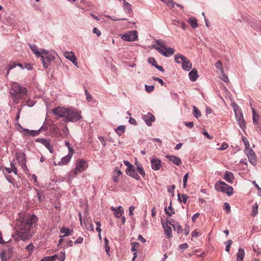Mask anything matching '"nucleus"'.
Masks as SVG:
<instances>
[{"mask_svg":"<svg viewBox=\"0 0 261 261\" xmlns=\"http://www.w3.org/2000/svg\"><path fill=\"white\" fill-rule=\"evenodd\" d=\"M36 197L39 202H41L43 200V193L41 191L37 190Z\"/></svg>","mask_w":261,"mask_h":261,"instance_id":"ea45409f","label":"nucleus"},{"mask_svg":"<svg viewBox=\"0 0 261 261\" xmlns=\"http://www.w3.org/2000/svg\"><path fill=\"white\" fill-rule=\"evenodd\" d=\"M156 44L152 45V47L155 48L159 53L165 57H169L174 53V49L168 47L166 43L162 40H155Z\"/></svg>","mask_w":261,"mask_h":261,"instance_id":"7ed1b4c3","label":"nucleus"},{"mask_svg":"<svg viewBox=\"0 0 261 261\" xmlns=\"http://www.w3.org/2000/svg\"><path fill=\"white\" fill-rule=\"evenodd\" d=\"M11 87L10 93L12 100L15 103H18L21 100L23 101L27 100L28 94L27 88L15 82L12 83Z\"/></svg>","mask_w":261,"mask_h":261,"instance_id":"f03ea898","label":"nucleus"},{"mask_svg":"<svg viewBox=\"0 0 261 261\" xmlns=\"http://www.w3.org/2000/svg\"><path fill=\"white\" fill-rule=\"evenodd\" d=\"M87 166L86 165V162L83 160L77 161L75 164V168L74 170V173L75 175L84 171Z\"/></svg>","mask_w":261,"mask_h":261,"instance_id":"9d476101","label":"nucleus"},{"mask_svg":"<svg viewBox=\"0 0 261 261\" xmlns=\"http://www.w3.org/2000/svg\"><path fill=\"white\" fill-rule=\"evenodd\" d=\"M126 173L129 175L132 176V177L139 180L140 179V176L138 174V173L136 172V170L134 168H132L131 169L126 170Z\"/></svg>","mask_w":261,"mask_h":261,"instance_id":"5701e85b","label":"nucleus"},{"mask_svg":"<svg viewBox=\"0 0 261 261\" xmlns=\"http://www.w3.org/2000/svg\"><path fill=\"white\" fill-rule=\"evenodd\" d=\"M124 164L127 166L126 170L131 169L132 168H134V166L130 164L129 162L126 161H124Z\"/></svg>","mask_w":261,"mask_h":261,"instance_id":"e2e57ef3","label":"nucleus"},{"mask_svg":"<svg viewBox=\"0 0 261 261\" xmlns=\"http://www.w3.org/2000/svg\"><path fill=\"white\" fill-rule=\"evenodd\" d=\"M189 173L186 174L183 178V182H184V188H185L187 186V182L188 181Z\"/></svg>","mask_w":261,"mask_h":261,"instance_id":"bf43d9fd","label":"nucleus"},{"mask_svg":"<svg viewBox=\"0 0 261 261\" xmlns=\"http://www.w3.org/2000/svg\"><path fill=\"white\" fill-rule=\"evenodd\" d=\"M37 141L44 145L49 151L50 153H53L54 150L52 146L50 144L49 141L44 139H39Z\"/></svg>","mask_w":261,"mask_h":261,"instance_id":"6ab92c4d","label":"nucleus"},{"mask_svg":"<svg viewBox=\"0 0 261 261\" xmlns=\"http://www.w3.org/2000/svg\"><path fill=\"white\" fill-rule=\"evenodd\" d=\"M215 189L218 191L226 193L228 196H231L233 193V188L221 181H219L215 184Z\"/></svg>","mask_w":261,"mask_h":261,"instance_id":"39448f33","label":"nucleus"},{"mask_svg":"<svg viewBox=\"0 0 261 261\" xmlns=\"http://www.w3.org/2000/svg\"><path fill=\"white\" fill-rule=\"evenodd\" d=\"M68 108L64 107H58L52 110L53 113L57 116L58 118H63L64 120L65 118Z\"/></svg>","mask_w":261,"mask_h":261,"instance_id":"1a4fd4ad","label":"nucleus"},{"mask_svg":"<svg viewBox=\"0 0 261 261\" xmlns=\"http://www.w3.org/2000/svg\"><path fill=\"white\" fill-rule=\"evenodd\" d=\"M228 147V144L227 143L224 142L221 146L218 148L219 150H223Z\"/></svg>","mask_w":261,"mask_h":261,"instance_id":"052dcab7","label":"nucleus"},{"mask_svg":"<svg viewBox=\"0 0 261 261\" xmlns=\"http://www.w3.org/2000/svg\"><path fill=\"white\" fill-rule=\"evenodd\" d=\"M168 209L170 211H171V212L168 211V210L167 208V207H165V212L167 215H168L169 216H171L172 214H175L174 210L172 208L171 206V202H170V205L169 206Z\"/></svg>","mask_w":261,"mask_h":261,"instance_id":"c9c22d12","label":"nucleus"},{"mask_svg":"<svg viewBox=\"0 0 261 261\" xmlns=\"http://www.w3.org/2000/svg\"><path fill=\"white\" fill-rule=\"evenodd\" d=\"M143 118L146 124L148 126H151L152 122L155 120L154 116L150 113L144 115Z\"/></svg>","mask_w":261,"mask_h":261,"instance_id":"dca6fc26","label":"nucleus"},{"mask_svg":"<svg viewBox=\"0 0 261 261\" xmlns=\"http://www.w3.org/2000/svg\"><path fill=\"white\" fill-rule=\"evenodd\" d=\"M18 125L22 129L23 133L26 136H36L39 134V130H30L28 129L22 128L20 124Z\"/></svg>","mask_w":261,"mask_h":261,"instance_id":"4be33fe9","label":"nucleus"},{"mask_svg":"<svg viewBox=\"0 0 261 261\" xmlns=\"http://www.w3.org/2000/svg\"><path fill=\"white\" fill-rule=\"evenodd\" d=\"M166 158L177 166H179L182 163L181 159L179 157L174 155H167Z\"/></svg>","mask_w":261,"mask_h":261,"instance_id":"a211bd4d","label":"nucleus"},{"mask_svg":"<svg viewBox=\"0 0 261 261\" xmlns=\"http://www.w3.org/2000/svg\"><path fill=\"white\" fill-rule=\"evenodd\" d=\"M1 257L2 261H8V259L10 258L9 256H8L6 251H3L1 253Z\"/></svg>","mask_w":261,"mask_h":261,"instance_id":"58836bf2","label":"nucleus"},{"mask_svg":"<svg viewBox=\"0 0 261 261\" xmlns=\"http://www.w3.org/2000/svg\"><path fill=\"white\" fill-rule=\"evenodd\" d=\"M188 196L185 194L180 195L178 194V199L180 202H183L184 203H186Z\"/></svg>","mask_w":261,"mask_h":261,"instance_id":"72a5a7b5","label":"nucleus"},{"mask_svg":"<svg viewBox=\"0 0 261 261\" xmlns=\"http://www.w3.org/2000/svg\"><path fill=\"white\" fill-rule=\"evenodd\" d=\"M148 62L149 63L151 64L152 65L155 66L157 64L156 61L155 59L153 57H149L148 59Z\"/></svg>","mask_w":261,"mask_h":261,"instance_id":"de8ad7c7","label":"nucleus"},{"mask_svg":"<svg viewBox=\"0 0 261 261\" xmlns=\"http://www.w3.org/2000/svg\"><path fill=\"white\" fill-rule=\"evenodd\" d=\"M189 78L192 81H196L198 75H197V71L195 68H194L192 70L191 72L189 73Z\"/></svg>","mask_w":261,"mask_h":261,"instance_id":"b1692460","label":"nucleus"},{"mask_svg":"<svg viewBox=\"0 0 261 261\" xmlns=\"http://www.w3.org/2000/svg\"><path fill=\"white\" fill-rule=\"evenodd\" d=\"M237 121L240 127L243 129L246 126L244 122V119L242 113H240L239 115L236 114Z\"/></svg>","mask_w":261,"mask_h":261,"instance_id":"412c9836","label":"nucleus"},{"mask_svg":"<svg viewBox=\"0 0 261 261\" xmlns=\"http://www.w3.org/2000/svg\"><path fill=\"white\" fill-rule=\"evenodd\" d=\"M125 130V126L124 125H120L115 130L116 132L119 136H121Z\"/></svg>","mask_w":261,"mask_h":261,"instance_id":"7c9ffc66","label":"nucleus"},{"mask_svg":"<svg viewBox=\"0 0 261 261\" xmlns=\"http://www.w3.org/2000/svg\"><path fill=\"white\" fill-rule=\"evenodd\" d=\"M71 159V158L70 157L69 155H67L61 159V161L59 162L58 164L59 165H66L70 161Z\"/></svg>","mask_w":261,"mask_h":261,"instance_id":"c756f323","label":"nucleus"},{"mask_svg":"<svg viewBox=\"0 0 261 261\" xmlns=\"http://www.w3.org/2000/svg\"><path fill=\"white\" fill-rule=\"evenodd\" d=\"M194 116L197 118H199L201 117V114L199 110L195 106H193V112Z\"/></svg>","mask_w":261,"mask_h":261,"instance_id":"473e14b6","label":"nucleus"},{"mask_svg":"<svg viewBox=\"0 0 261 261\" xmlns=\"http://www.w3.org/2000/svg\"><path fill=\"white\" fill-rule=\"evenodd\" d=\"M188 22L190 24L193 28H196L198 27L197 21L194 17H189Z\"/></svg>","mask_w":261,"mask_h":261,"instance_id":"cd10ccee","label":"nucleus"},{"mask_svg":"<svg viewBox=\"0 0 261 261\" xmlns=\"http://www.w3.org/2000/svg\"><path fill=\"white\" fill-rule=\"evenodd\" d=\"M122 174L121 171L116 168L114 170V174L113 177V179L114 182H118L119 181L118 177Z\"/></svg>","mask_w":261,"mask_h":261,"instance_id":"bb28decb","label":"nucleus"},{"mask_svg":"<svg viewBox=\"0 0 261 261\" xmlns=\"http://www.w3.org/2000/svg\"><path fill=\"white\" fill-rule=\"evenodd\" d=\"M64 56L66 59L70 60L73 59L75 56L73 51H65L64 53Z\"/></svg>","mask_w":261,"mask_h":261,"instance_id":"f704fd0d","label":"nucleus"},{"mask_svg":"<svg viewBox=\"0 0 261 261\" xmlns=\"http://www.w3.org/2000/svg\"><path fill=\"white\" fill-rule=\"evenodd\" d=\"M215 66L217 69H220V72H221L222 70H223L222 67V64L221 61H218V62H217L215 64Z\"/></svg>","mask_w":261,"mask_h":261,"instance_id":"5fc2aeb1","label":"nucleus"},{"mask_svg":"<svg viewBox=\"0 0 261 261\" xmlns=\"http://www.w3.org/2000/svg\"><path fill=\"white\" fill-rule=\"evenodd\" d=\"M224 209L226 210V212L227 213H229L230 212V206L228 203H224Z\"/></svg>","mask_w":261,"mask_h":261,"instance_id":"0e129e2a","label":"nucleus"},{"mask_svg":"<svg viewBox=\"0 0 261 261\" xmlns=\"http://www.w3.org/2000/svg\"><path fill=\"white\" fill-rule=\"evenodd\" d=\"M132 245V251H137V249L139 248L140 245L137 242H133L131 244Z\"/></svg>","mask_w":261,"mask_h":261,"instance_id":"49530a36","label":"nucleus"},{"mask_svg":"<svg viewBox=\"0 0 261 261\" xmlns=\"http://www.w3.org/2000/svg\"><path fill=\"white\" fill-rule=\"evenodd\" d=\"M64 121L68 122H76L82 118L81 112L74 110L71 109H68Z\"/></svg>","mask_w":261,"mask_h":261,"instance_id":"20e7f679","label":"nucleus"},{"mask_svg":"<svg viewBox=\"0 0 261 261\" xmlns=\"http://www.w3.org/2000/svg\"><path fill=\"white\" fill-rule=\"evenodd\" d=\"M85 227L88 230L94 231V226L91 220H86L85 222Z\"/></svg>","mask_w":261,"mask_h":261,"instance_id":"c85d7f7f","label":"nucleus"},{"mask_svg":"<svg viewBox=\"0 0 261 261\" xmlns=\"http://www.w3.org/2000/svg\"><path fill=\"white\" fill-rule=\"evenodd\" d=\"M184 56L183 55L178 54L175 55V60L177 63H181V57Z\"/></svg>","mask_w":261,"mask_h":261,"instance_id":"8fccbe9b","label":"nucleus"},{"mask_svg":"<svg viewBox=\"0 0 261 261\" xmlns=\"http://www.w3.org/2000/svg\"><path fill=\"white\" fill-rule=\"evenodd\" d=\"M65 253L61 252V255L59 256L58 255V257L57 259H58L59 261H64L65 259Z\"/></svg>","mask_w":261,"mask_h":261,"instance_id":"864d4df0","label":"nucleus"},{"mask_svg":"<svg viewBox=\"0 0 261 261\" xmlns=\"http://www.w3.org/2000/svg\"><path fill=\"white\" fill-rule=\"evenodd\" d=\"M62 134L61 135L62 138H63L64 137H66L68 136L69 134V129L67 126V125L65 126L62 129Z\"/></svg>","mask_w":261,"mask_h":261,"instance_id":"4c0bfd02","label":"nucleus"},{"mask_svg":"<svg viewBox=\"0 0 261 261\" xmlns=\"http://www.w3.org/2000/svg\"><path fill=\"white\" fill-rule=\"evenodd\" d=\"M36 216L32 215L20 218L16 223V234L22 240L30 239L34 233V224L37 222Z\"/></svg>","mask_w":261,"mask_h":261,"instance_id":"f257e3e1","label":"nucleus"},{"mask_svg":"<svg viewBox=\"0 0 261 261\" xmlns=\"http://www.w3.org/2000/svg\"><path fill=\"white\" fill-rule=\"evenodd\" d=\"M110 210L114 212V215L117 218L121 217L124 213L123 209L121 206H119L116 208L111 206Z\"/></svg>","mask_w":261,"mask_h":261,"instance_id":"2eb2a0df","label":"nucleus"},{"mask_svg":"<svg viewBox=\"0 0 261 261\" xmlns=\"http://www.w3.org/2000/svg\"><path fill=\"white\" fill-rule=\"evenodd\" d=\"M121 39L127 41H133L137 40L138 32L136 31H129L124 34H121Z\"/></svg>","mask_w":261,"mask_h":261,"instance_id":"0eeeda50","label":"nucleus"},{"mask_svg":"<svg viewBox=\"0 0 261 261\" xmlns=\"http://www.w3.org/2000/svg\"><path fill=\"white\" fill-rule=\"evenodd\" d=\"M29 47L33 53L37 57H40L41 55L45 53V50L41 49L40 50H38V47L35 44H30Z\"/></svg>","mask_w":261,"mask_h":261,"instance_id":"f3484780","label":"nucleus"},{"mask_svg":"<svg viewBox=\"0 0 261 261\" xmlns=\"http://www.w3.org/2000/svg\"><path fill=\"white\" fill-rule=\"evenodd\" d=\"M234 177L233 174L229 171H226L224 176V179L229 183L232 184L234 180Z\"/></svg>","mask_w":261,"mask_h":261,"instance_id":"aec40b11","label":"nucleus"},{"mask_svg":"<svg viewBox=\"0 0 261 261\" xmlns=\"http://www.w3.org/2000/svg\"><path fill=\"white\" fill-rule=\"evenodd\" d=\"M244 151L248 158L249 161L253 165L256 163V157L252 149H245Z\"/></svg>","mask_w":261,"mask_h":261,"instance_id":"9b49d317","label":"nucleus"},{"mask_svg":"<svg viewBox=\"0 0 261 261\" xmlns=\"http://www.w3.org/2000/svg\"><path fill=\"white\" fill-rule=\"evenodd\" d=\"M137 170L140 175H141L143 176H145V173L144 172L143 168L142 167L141 165L137 166Z\"/></svg>","mask_w":261,"mask_h":261,"instance_id":"a19ab883","label":"nucleus"},{"mask_svg":"<svg viewBox=\"0 0 261 261\" xmlns=\"http://www.w3.org/2000/svg\"><path fill=\"white\" fill-rule=\"evenodd\" d=\"M175 188V186L174 185H173L171 186H168V192L173 194Z\"/></svg>","mask_w":261,"mask_h":261,"instance_id":"680f3d73","label":"nucleus"},{"mask_svg":"<svg viewBox=\"0 0 261 261\" xmlns=\"http://www.w3.org/2000/svg\"><path fill=\"white\" fill-rule=\"evenodd\" d=\"M181 63L183 69L189 71L192 68V63L190 60L185 56L181 57Z\"/></svg>","mask_w":261,"mask_h":261,"instance_id":"4468645a","label":"nucleus"},{"mask_svg":"<svg viewBox=\"0 0 261 261\" xmlns=\"http://www.w3.org/2000/svg\"><path fill=\"white\" fill-rule=\"evenodd\" d=\"M34 246L32 243L29 244L26 247V250L29 252V254L30 255L33 251Z\"/></svg>","mask_w":261,"mask_h":261,"instance_id":"79ce46f5","label":"nucleus"},{"mask_svg":"<svg viewBox=\"0 0 261 261\" xmlns=\"http://www.w3.org/2000/svg\"><path fill=\"white\" fill-rule=\"evenodd\" d=\"M16 64L15 63H11L9 65V67H8V71H7V74H9V71L13 68H14L16 66Z\"/></svg>","mask_w":261,"mask_h":261,"instance_id":"69168bd1","label":"nucleus"},{"mask_svg":"<svg viewBox=\"0 0 261 261\" xmlns=\"http://www.w3.org/2000/svg\"><path fill=\"white\" fill-rule=\"evenodd\" d=\"M10 166L11 167L12 172L15 175H18V170L15 164L11 162L10 163Z\"/></svg>","mask_w":261,"mask_h":261,"instance_id":"a18cd8bd","label":"nucleus"},{"mask_svg":"<svg viewBox=\"0 0 261 261\" xmlns=\"http://www.w3.org/2000/svg\"><path fill=\"white\" fill-rule=\"evenodd\" d=\"M150 162L151 168L154 170H159L162 166L161 161L155 157H152Z\"/></svg>","mask_w":261,"mask_h":261,"instance_id":"ddd939ff","label":"nucleus"},{"mask_svg":"<svg viewBox=\"0 0 261 261\" xmlns=\"http://www.w3.org/2000/svg\"><path fill=\"white\" fill-rule=\"evenodd\" d=\"M243 141L244 143L245 146V149H250L249 148L250 144L248 142V141L247 140L246 138L243 139Z\"/></svg>","mask_w":261,"mask_h":261,"instance_id":"13d9d810","label":"nucleus"},{"mask_svg":"<svg viewBox=\"0 0 261 261\" xmlns=\"http://www.w3.org/2000/svg\"><path fill=\"white\" fill-rule=\"evenodd\" d=\"M65 244L64 247L68 248L73 246V242L72 240H68L65 241Z\"/></svg>","mask_w":261,"mask_h":261,"instance_id":"3c124183","label":"nucleus"},{"mask_svg":"<svg viewBox=\"0 0 261 261\" xmlns=\"http://www.w3.org/2000/svg\"><path fill=\"white\" fill-rule=\"evenodd\" d=\"M104 241H105V250L106 251L107 254L108 255H110V247L109 246V240L106 238H105V239H104Z\"/></svg>","mask_w":261,"mask_h":261,"instance_id":"e433bc0d","label":"nucleus"},{"mask_svg":"<svg viewBox=\"0 0 261 261\" xmlns=\"http://www.w3.org/2000/svg\"><path fill=\"white\" fill-rule=\"evenodd\" d=\"M5 177L9 182L12 184H14L15 179L12 176L9 175H6Z\"/></svg>","mask_w":261,"mask_h":261,"instance_id":"4d7b16f0","label":"nucleus"},{"mask_svg":"<svg viewBox=\"0 0 261 261\" xmlns=\"http://www.w3.org/2000/svg\"><path fill=\"white\" fill-rule=\"evenodd\" d=\"M252 112H253L252 117H253V123H256L258 121V118H259L258 115L256 114L255 111L253 109H252Z\"/></svg>","mask_w":261,"mask_h":261,"instance_id":"37998d69","label":"nucleus"},{"mask_svg":"<svg viewBox=\"0 0 261 261\" xmlns=\"http://www.w3.org/2000/svg\"><path fill=\"white\" fill-rule=\"evenodd\" d=\"M162 224L164 228V232L166 238H171L172 237L171 226L173 225L169 222L164 223L162 221Z\"/></svg>","mask_w":261,"mask_h":261,"instance_id":"f8f14e48","label":"nucleus"},{"mask_svg":"<svg viewBox=\"0 0 261 261\" xmlns=\"http://www.w3.org/2000/svg\"><path fill=\"white\" fill-rule=\"evenodd\" d=\"M221 72V79L224 81L225 83H228L229 82V79L227 76V75H226L225 73H224V70H222Z\"/></svg>","mask_w":261,"mask_h":261,"instance_id":"c03bdc74","label":"nucleus"},{"mask_svg":"<svg viewBox=\"0 0 261 261\" xmlns=\"http://www.w3.org/2000/svg\"><path fill=\"white\" fill-rule=\"evenodd\" d=\"M84 239L82 237H79L78 238L76 241H74L75 244H82L83 242Z\"/></svg>","mask_w":261,"mask_h":261,"instance_id":"338daca9","label":"nucleus"},{"mask_svg":"<svg viewBox=\"0 0 261 261\" xmlns=\"http://www.w3.org/2000/svg\"><path fill=\"white\" fill-rule=\"evenodd\" d=\"M244 256V250L242 248H239L238 252L237 254V261H243Z\"/></svg>","mask_w":261,"mask_h":261,"instance_id":"393cba45","label":"nucleus"},{"mask_svg":"<svg viewBox=\"0 0 261 261\" xmlns=\"http://www.w3.org/2000/svg\"><path fill=\"white\" fill-rule=\"evenodd\" d=\"M16 158L18 163L21 165L24 171L28 170L26 165L25 154L22 152H17L16 153Z\"/></svg>","mask_w":261,"mask_h":261,"instance_id":"6e6552de","label":"nucleus"},{"mask_svg":"<svg viewBox=\"0 0 261 261\" xmlns=\"http://www.w3.org/2000/svg\"><path fill=\"white\" fill-rule=\"evenodd\" d=\"M145 91L149 93L153 91L154 89V86L153 85L148 86L147 85H145Z\"/></svg>","mask_w":261,"mask_h":261,"instance_id":"09e8293b","label":"nucleus"},{"mask_svg":"<svg viewBox=\"0 0 261 261\" xmlns=\"http://www.w3.org/2000/svg\"><path fill=\"white\" fill-rule=\"evenodd\" d=\"M73 231V229H70L69 228L63 227L61 229V233H64L63 237H66L71 234Z\"/></svg>","mask_w":261,"mask_h":261,"instance_id":"a878e982","label":"nucleus"},{"mask_svg":"<svg viewBox=\"0 0 261 261\" xmlns=\"http://www.w3.org/2000/svg\"><path fill=\"white\" fill-rule=\"evenodd\" d=\"M41 61L43 64V67L47 68L49 65L51 61L54 59L53 55L45 50V53L41 55L40 56Z\"/></svg>","mask_w":261,"mask_h":261,"instance_id":"423d86ee","label":"nucleus"},{"mask_svg":"<svg viewBox=\"0 0 261 261\" xmlns=\"http://www.w3.org/2000/svg\"><path fill=\"white\" fill-rule=\"evenodd\" d=\"M93 33L96 34V35L99 37L101 35L100 31L98 30L96 28H94L93 29Z\"/></svg>","mask_w":261,"mask_h":261,"instance_id":"774afa93","label":"nucleus"},{"mask_svg":"<svg viewBox=\"0 0 261 261\" xmlns=\"http://www.w3.org/2000/svg\"><path fill=\"white\" fill-rule=\"evenodd\" d=\"M258 213V206L257 204L256 203L254 206L252 207V216H255Z\"/></svg>","mask_w":261,"mask_h":261,"instance_id":"6e6d98bb","label":"nucleus"},{"mask_svg":"<svg viewBox=\"0 0 261 261\" xmlns=\"http://www.w3.org/2000/svg\"><path fill=\"white\" fill-rule=\"evenodd\" d=\"M58 257V254H55L51 256H46L41 259L40 261H55Z\"/></svg>","mask_w":261,"mask_h":261,"instance_id":"2f4dec72","label":"nucleus"},{"mask_svg":"<svg viewBox=\"0 0 261 261\" xmlns=\"http://www.w3.org/2000/svg\"><path fill=\"white\" fill-rule=\"evenodd\" d=\"M164 3H166L168 7L171 8H173L174 7V3H173V0H166Z\"/></svg>","mask_w":261,"mask_h":261,"instance_id":"603ef678","label":"nucleus"}]
</instances>
